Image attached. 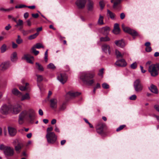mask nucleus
Here are the masks:
<instances>
[{
    "label": "nucleus",
    "instance_id": "obj_30",
    "mask_svg": "<svg viewBox=\"0 0 159 159\" xmlns=\"http://www.w3.org/2000/svg\"><path fill=\"white\" fill-rule=\"evenodd\" d=\"M107 15L109 16L113 20L115 18V14L109 10H107Z\"/></svg>",
    "mask_w": 159,
    "mask_h": 159
},
{
    "label": "nucleus",
    "instance_id": "obj_11",
    "mask_svg": "<svg viewBox=\"0 0 159 159\" xmlns=\"http://www.w3.org/2000/svg\"><path fill=\"white\" fill-rule=\"evenodd\" d=\"M11 66V63L10 61H3L0 65L1 70L2 71H5L9 68Z\"/></svg>",
    "mask_w": 159,
    "mask_h": 159
},
{
    "label": "nucleus",
    "instance_id": "obj_33",
    "mask_svg": "<svg viewBox=\"0 0 159 159\" xmlns=\"http://www.w3.org/2000/svg\"><path fill=\"white\" fill-rule=\"evenodd\" d=\"M33 47L35 48L40 49L41 48H44V47L43 44L39 43H36Z\"/></svg>",
    "mask_w": 159,
    "mask_h": 159
},
{
    "label": "nucleus",
    "instance_id": "obj_9",
    "mask_svg": "<svg viewBox=\"0 0 159 159\" xmlns=\"http://www.w3.org/2000/svg\"><path fill=\"white\" fill-rule=\"evenodd\" d=\"M154 64H152L148 67V71L152 76H156L158 75V72Z\"/></svg>",
    "mask_w": 159,
    "mask_h": 159
},
{
    "label": "nucleus",
    "instance_id": "obj_39",
    "mask_svg": "<svg viewBox=\"0 0 159 159\" xmlns=\"http://www.w3.org/2000/svg\"><path fill=\"white\" fill-rule=\"evenodd\" d=\"M32 52L35 55H37L39 53V51L36 50L35 48L32 47L31 49Z\"/></svg>",
    "mask_w": 159,
    "mask_h": 159
},
{
    "label": "nucleus",
    "instance_id": "obj_15",
    "mask_svg": "<svg viewBox=\"0 0 159 159\" xmlns=\"http://www.w3.org/2000/svg\"><path fill=\"white\" fill-rule=\"evenodd\" d=\"M22 59L26 60L27 62L31 64H33L34 60V57L29 54H25Z\"/></svg>",
    "mask_w": 159,
    "mask_h": 159
},
{
    "label": "nucleus",
    "instance_id": "obj_60",
    "mask_svg": "<svg viewBox=\"0 0 159 159\" xmlns=\"http://www.w3.org/2000/svg\"><path fill=\"white\" fill-rule=\"evenodd\" d=\"M125 17V15L124 13H122L120 15V18L121 19H124Z\"/></svg>",
    "mask_w": 159,
    "mask_h": 159
},
{
    "label": "nucleus",
    "instance_id": "obj_19",
    "mask_svg": "<svg viewBox=\"0 0 159 159\" xmlns=\"http://www.w3.org/2000/svg\"><path fill=\"white\" fill-rule=\"evenodd\" d=\"M28 116L31 121H32L35 118V113L33 109H30L28 111Z\"/></svg>",
    "mask_w": 159,
    "mask_h": 159
},
{
    "label": "nucleus",
    "instance_id": "obj_61",
    "mask_svg": "<svg viewBox=\"0 0 159 159\" xmlns=\"http://www.w3.org/2000/svg\"><path fill=\"white\" fill-rule=\"evenodd\" d=\"M32 16L34 18H37L39 16V14L38 13H36L35 14H32Z\"/></svg>",
    "mask_w": 159,
    "mask_h": 159
},
{
    "label": "nucleus",
    "instance_id": "obj_17",
    "mask_svg": "<svg viewBox=\"0 0 159 159\" xmlns=\"http://www.w3.org/2000/svg\"><path fill=\"white\" fill-rule=\"evenodd\" d=\"M10 60L13 63H16L18 59L17 53L16 52H13L11 55Z\"/></svg>",
    "mask_w": 159,
    "mask_h": 159
},
{
    "label": "nucleus",
    "instance_id": "obj_54",
    "mask_svg": "<svg viewBox=\"0 0 159 159\" xmlns=\"http://www.w3.org/2000/svg\"><path fill=\"white\" fill-rule=\"evenodd\" d=\"M145 50L147 52H149L152 51V49L151 47L150 46L149 47H146Z\"/></svg>",
    "mask_w": 159,
    "mask_h": 159
},
{
    "label": "nucleus",
    "instance_id": "obj_50",
    "mask_svg": "<svg viewBox=\"0 0 159 159\" xmlns=\"http://www.w3.org/2000/svg\"><path fill=\"white\" fill-rule=\"evenodd\" d=\"M125 126V125H122L120 126L119 127H118L116 129V131H120V130L123 129L124 128Z\"/></svg>",
    "mask_w": 159,
    "mask_h": 159
},
{
    "label": "nucleus",
    "instance_id": "obj_43",
    "mask_svg": "<svg viewBox=\"0 0 159 159\" xmlns=\"http://www.w3.org/2000/svg\"><path fill=\"white\" fill-rule=\"evenodd\" d=\"M14 9V7H11L8 9H4L3 8H0V11H7L9 12L13 10Z\"/></svg>",
    "mask_w": 159,
    "mask_h": 159
},
{
    "label": "nucleus",
    "instance_id": "obj_25",
    "mask_svg": "<svg viewBox=\"0 0 159 159\" xmlns=\"http://www.w3.org/2000/svg\"><path fill=\"white\" fill-rule=\"evenodd\" d=\"M21 101H23L25 100H29L30 98V94L28 93H26L24 95H23L22 93V95L20 98H19Z\"/></svg>",
    "mask_w": 159,
    "mask_h": 159
},
{
    "label": "nucleus",
    "instance_id": "obj_2",
    "mask_svg": "<svg viewBox=\"0 0 159 159\" xmlns=\"http://www.w3.org/2000/svg\"><path fill=\"white\" fill-rule=\"evenodd\" d=\"M0 150L3 151L4 155L6 157H11L14 155V149L9 146H6L3 144H1Z\"/></svg>",
    "mask_w": 159,
    "mask_h": 159
},
{
    "label": "nucleus",
    "instance_id": "obj_10",
    "mask_svg": "<svg viewBox=\"0 0 159 159\" xmlns=\"http://www.w3.org/2000/svg\"><path fill=\"white\" fill-rule=\"evenodd\" d=\"M57 79L61 83L64 84L67 80V76L65 73H61L58 75Z\"/></svg>",
    "mask_w": 159,
    "mask_h": 159
},
{
    "label": "nucleus",
    "instance_id": "obj_3",
    "mask_svg": "<svg viewBox=\"0 0 159 159\" xmlns=\"http://www.w3.org/2000/svg\"><path fill=\"white\" fill-rule=\"evenodd\" d=\"M46 137L49 143L53 144L56 142L57 139V136L53 132L47 133Z\"/></svg>",
    "mask_w": 159,
    "mask_h": 159
},
{
    "label": "nucleus",
    "instance_id": "obj_34",
    "mask_svg": "<svg viewBox=\"0 0 159 159\" xmlns=\"http://www.w3.org/2000/svg\"><path fill=\"white\" fill-rule=\"evenodd\" d=\"M110 38L106 36L104 37H102L100 38V40L102 42H107L110 41Z\"/></svg>",
    "mask_w": 159,
    "mask_h": 159
},
{
    "label": "nucleus",
    "instance_id": "obj_36",
    "mask_svg": "<svg viewBox=\"0 0 159 159\" xmlns=\"http://www.w3.org/2000/svg\"><path fill=\"white\" fill-rule=\"evenodd\" d=\"M39 33L37 32L36 33L28 37V39L30 40H32V39L35 38L39 35Z\"/></svg>",
    "mask_w": 159,
    "mask_h": 159
},
{
    "label": "nucleus",
    "instance_id": "obj_4",
    "mask_svg": "<svg viewBox=\"0 0 159 159\" xmlns=\"http://www.w3.org/2000/svg\"><path fill=\"white\" fill-rule=\"evenodd\" d=\"M133 86L134 90L137 92L142 91L143 89V85L140 80L139 79L134 82Z\"/></svg>",
    "mask_w": 159,
    "mask_h": 159
},
{
    "label": "nucleus",
    "instance_id": "obj_47",
    "mask_svg": "<svg viewBox=\"0 0 159 159\" xmlns=\"http://www.w3.org/2000/svg\"><path fill=\"white\" fill-rule=\"evenodd\" d=\"M22 33L24 35H26L27 34H28L30 33V30H22Z\"/></svg>",
    "mask_w": 159,
    "mask_h": 159
},
{
    "label": "nucleus",
    "instance_id": "obj_6",
    "mask_svg": "<svg viewBox=\"0 0 159 159\" xmlns=\"http://www.w3.org/2000/svg\"><path fill=\"white\" fill-rule=\"evenodd\" d=\"M10 106L11 107L10 108L11 113L13 114H17L21 110V106L18 104L14 105L10 104Z\"/></svg>",
    "mask_w": 159,
    "mask_h": 159
},
{
    "label": "nucleus",
    "instance_id": "obj_16",
    "mask_svg": "<svg viewBox=\"0 0 159 159\" xmlns=\"http://www.w3.org/2000/svg\"><path fill=\"white\" fill-rule=\"evenodd\" d=\"M127 63L124 59L117 60L115 64L119 67H124L127 65Z\"/></svg>",
    "mask_w": 159,
    "mask_h": 159
},
{
    "label": "nucleus",
    "instance_id": "obj_29",
    "mask_svg": "<svg viewBox=\"0 0 159 159\" xmlns=\"http://www.w3.org/2000/svg\"><path fill=\"white\" fill-rule=\"evenodd\" d=\"M16 25H15V27H20L19 29L21 30L23 27V22L22 20L19 19L18 22H17Z\"/></svg>",
    "mask_w": 159,
    "mask_h": 159
},
{
    "label": "nucleus",
    "instance_id": "obj_27",
    "mask_svg": "<svg viewBox=\"0 0 159 159\" xmlns=\"http://www.w3.org/2000/svg\"><path fill=\"white\" fill-rule=\"evenodd\" d=\"M101 32L104 35H107L110 31V28L107 26L103 27L101 29Z\"/></svg>",
    "mask_w": 159,
    "mask_h": 159
},
{
    "label": "nucleus",
    "instance_id": "obj_48",
    "mask_svg": "<svg viewBox=\"0 0 159 159\" xmlns=\"http://www.w3.org/2000/svg\"><path fill=\"white\" fill-rule=\"evenodd\" d=\"M102 88L105 89H107L109 87V85L106 83L102 84Z\"/></svg>",
    "mask_w": 159,
    "mask_h": 159
},
{
    "label": "nucleus",
    "instance_id": "obj_35",
    "mask_svg": "<svg viewBox=\"0 0 159 159\" xmlns=\"http://www.w3.org/2000/svg\"><path fill=\"white\" fill-rule=\"evenodd\" d=\"M36 65L37 66V68L39 70L41 71H43L44 69L42 65L38 62L36 63Z\"/></svg>",
    "mask_w": 159,
    "mask_h": 159
},
{
    "label": "nucleus",
    "instance_id": "obj_32",
    "mask_svg": "<svg viewBox=\"0 0 159 159\" xmlns=\"http://www.w3.org/2000/svg\"><path fill=\"white\" fill-rule=\"evenodd\" d=\"M103 19V17L100 15L98 21V23L99 25H102L104 24Z\"/></svg>",
    "mask_w": 159,
    "mask_h": 159
},
{
    "label": "nucleus",
    "instance_id": "obj_28",
    "mask_svg": "<svg viewBox=\"0 0 159 159\" xmlns=\"http://www.w3.org/2000/svg\"><path fill=\"white\" fill-rule=\"evenodd\" d=\"M121 0H116L114 2L113 7L116 9H119L120 8L119 4L121 2Z\"/></svg>",
    "mask_w": 159,
    "mask_h": 159
},
{
    "label": "nucleus",
    "instance_id": "obj_38",
    "mask_svg": "<svg viewBox=\"0 0 159 159\" xmlns=\"http://www.w3.org/2000/svg\"><path fill=\"white\" fill-rule=\"evenodd\" d=\"M22 146L21 144L19 143L15 147V148L16 151L19 152V150L21 149Z\"/></svg>",
    "mask_w": 159,
    "mask_h": 159
},
{
    "label": "nucleus",
    "instance_id": "obj_7",
    "mask_svg": "<svg viewBox=\"0 0 159 159\" xmlns=\"http://www.w3.org/2000/svg\"><path fill=\"white\" fill-rule=\"evenodd\" d=\"M122 27L124 32L130 34L133 36L138 35V34L135 30L131 29L129 27L125 26L124 24L122 25Z\"/></svg>",
    "mask_w": 159,
    "mask_h": 159
},
{
    "label": "nucleus",
    "instance_id": "obj_55",
    "mask_svg": "<svg viewBox=\"0 0 159 159\" xmlns=\"http://www.w3.org/2000/svg\"><path fill=\"white\" fill-rule=\"evenodd\" d=\"M27 88L26 86H20L19 87L21 91H25Z\"/></svg>",
    "mask_w": 159,
    "mask_h": 159
},
{
    "label": "nucleus",
    "instance_id": "obj_18",
    "mask_svg": "<svg viewBox=\"0 0 159 159\" xmlns=\"http://www.w3.org/2000/svg\"><path fill=\"white\" fill-rule=\"evenodd\" d=\"M80 94V93L78 92H69L67 93L66 96V98H71L77 96Z\"/></svg>",
    "mask_w": 159,
    "mask_h": 159
},
{
    "label": "nucleus",
    "instance_id": "obj_62",
    "mask_svg": "<svg viewBox=\"0 0 159 159\" xmlns=\"http://www.w3.org/2000/svg\"><path fill=\"white\" fill-rule=\"evenodd\" d=\"M152 63V61H147L146 63V66H149L152 64H151Z\"/></svg>",
    "mask_w": 159,
    "mask_h": 159
},
{
    "label": "nucleus",
    "instance_id": "obj_53",
    "mask_svg": "<svg viewBox=\"0 0 159 159\" xmlns=\"http://www.w3.org/2000/svg\"><path fill=\"white\" fill-rule=\"evenodd\" d=\"M99 5L101 9H102L104 6V4L103 1H101L99 2Z\"/></svg>",
    "mask_w": 159,
    "mask_h": 159
},
{
    "label": "nucleus",
    "instance_id": "obj_44",
    "mask_svg": "<svg viewBox=\"0 0 159 159\" xmlns=\"http://www.w3.org/2000/svg\"><path fill=\"white\" fill-rule=\"evenodd\" d=\"M37 77V81L38 82H40L43 79V77L40 75H36Z\"/></svg>",
    "mask_w": 159,
    "mask_h": 159
},
{
    "label": "nucleus",
    "instance_id": "obj_41",
    "mask_svg": "<svg viewBox=\"0 0 159 159\" xmlns=\"http://www.w3.org/2000/svg\"><path fill=\"white\" fill-rule=\"evenodd\" d=\"M47 67L48 69H54L56 68L55 66L52 63H50L48 65Z\"/></svg>",
    "mask_w": 159,
    "mask_h": 159
},
{
    "label": "nucleus",
    "instance_id": "obj_13",
    "mask_svg": "<svg viewBox=\"0 0 159 159\" xmlns=\"http://www.w3.org/2000/svg\"><path fill=\"white\" fill-rule=\"evenodd\" d=\"M58 102V99L56 98H51L50 100V107L53 109H56L57 108Z\"/></svg>",
    "mask_w": 159,
    "mask_h": 159
},
{
    "label": "nucleus",
    "instance_id": "obj_49",
    "mask_svg": "<svg viewBox=\"0 0 159 159\" xmlns=\"http://www.w3.org/2000/svg\"><path fill=\"white\" fill-rule=\"evenodd\" d=\"M120 32V29H114L113 30V33L115 34H118Z\"/></svg>",
    "mask_w": 159,
    "mask_h": 159
},
{
    "label": "nucleus",
    "instance_id": "obj_5",
    "mask_svg": "<svg viewBox=\"0 0 159 159\" xmlns=\"http://www.w3.org/2000/svg\"><path fill=\"white\" fill-rule=\"evenodd\" d=\"M10 104H4L0 108V113L4 115H7L11 113Z\"/></svg>",
    "mask_w": 159,
    "mask_h": 159
},
{
    "label": "nucleus",
    "instance_id": "obj_63",
    "mask_svg": "<svg viewBox=\"0 0 159 159\" xmlns=\"http://www.w3.org/2000/svg\"><path fill=\"white\" fill-rule=\"evenodd\" d=\"M114 28L120 29L119 24L117 23L115 24L114 25Z\"/></svg>",
    "mask_w": 159,
    "mask_h": 159
},
{
    "label": "nucleus",
    "instance_id": "obj_20",
    "mask_svg": "<svg viewBox=\"0 0 159 159\" xmlns=\"http://www.w3.org/2000/svg\"><path fill=\"white\" fill-rule=\"evenodd\" d=\"M104 125L102 123L98 124L96 126V129L97 132L99 134L102 133L103 130Z\"/></svg>",
    "mask_w": 159,
    "mask_h": 159
},
{
    "label": "nucleus",
    "instance_id": "obj_52",
    "mask_svg": "<svg viewBox=\"0 0 159 159\" xmlns=\"http://www.w3.org/2000/svg\"><path fill=\"white\" fill-rule=\"evenodd\" d=\"M136 98V95L135 94H134L130 97L129 98L130 100H135Z\"/></svg>",
    "mask_w": 159,
    "mask_h": 159
},
{
    "label": "nucleus",
    "instance_id": "obj_42",
    "mask_svg": "<svg viewBox=\"0 0 159 159\" xmlns=\"http://www.w3.org/2000/svg\"><path fill=\"white\" fill-rule=\"evenodd\" d=\"M16 42L18 44H20L22 43L23 42L22 39L21 38L19 35L17 36V39H16Z\"/></svg>",
    "mask_w": 159,
    "mask_h": 159
},
{
    "label": "nucleus",
    "instance_id": "obj_31",
    "mask_svg": "<svg viewBox=\"0 0 159 159\" xmlns=\"http://www.w3.org/2000/svg\"><path fill=\"white\" fill-rule=\"evenodd\" d=\"M115 54L116 56V57L118 58H122L123 57V55H125V53H123L121 54L118 50H116L115 51Z\"/></svg>",
    "mask_w": 159,
    "mask_h": 159
},
{
    "label": "nucleus",
    "instance_id": "obj_56",
    "mask_svg": "<svg viewBox=\"0 0 159 159\" xmlns=\"http://www.w3.org/2000/svg\"><path fill=\"white\" fill-rule=\"evenodd\" d=\"M52 130H53V128L52 127L48 128L47 129V133H50L49 132L52 131Z\"/></svg>",
    "mask_w": 159,
    "mask_h": 159
},
{
    "label": "nucleus",
    "instance_id": "obj_1",
    "mask_svg": "<svg viewBox=\"0 0 159 159\" xmlns=\"http://www.w3.org/2000/svg\"><path fill=\"white\" fill-rule=\"evenodd\" d=\"M94 73L91 71L83 72L80 73V79L85 84L88 85H91L94 83V80L89 79L94 77Z\"/></svg>",
    "mask_w": 159,
    "mask_h": 159
},
{
    "label": "nucleus",
    "instance_id": "obj_23",
    "mask_svg": "<svg viewBox=\"0 0 159 159\" xmlns=\"http://www.w3.org/2000/svg\"><path fill=\"white\" fill-rule=\"evenodd\" d=\"M88 10L89 11H92L93 10L94 7V3L92 0H88V3L87 5Z\"/></svg>",
    "mask_w": 159,
    "mask_h": 159
},
{
    "label": "nucleus",
    "instance_id": "obj_12",
    "mask_svg": "<svg viewBox=\"0 0 159 159\" xmlns=\"http://www.w3.org/2000/svg\"><path fill=\"white\" fill-rule=\"evenodd\" d=\"M87 0H77L75 2V4L79 9L84 8L85 6Z\"/></svg>",
    "mask_w": 159,
    "mask_h": 159
},
{
    "label": "nucleus",
    "instance_id": "obj_14",
    "mask_svg": "<svg viewBox=\"0 0 159 159\" xmlns=\"http://www.w3.org/2000/svg\"><path fill=\"white\" fill-rule=\"evenodd\" d=\"M102 49L103 52L106 54L108 53L109 55H110L111 53L112 48L109 45L105 44L102 45Z\"/></svg>",
    "mask_w": 159,
    "mask_h": 159
},
{
    "label": "nucleus",
    "instance_id": "obj_21",
    "mask_svg": "<svg viewBox=\"0 0 159 159\" xmlns=\"http://www.w3.org/2000/svg\"><path fill=\"white\" fill-rule=\"evenodd\" d=\"M115 43L116 46L121 48L124 47L125 45V43L123 39L116 40Z\"/></svg>",
    "mask_w": 159,
    "mask_h": 159
},
{
    "label": "nucleus",
    "instance_id": "obj_59",
    "mask_svg": "<svg viewBox=\"0 0 159 159\" xmlns=\"http://www.w3.org/2000/svg\"><path fill=\"white\" fill-rule=\"evenodd\" d=\"M11 28V26L10 24L8 25L5 27L6 30H9Z\"/></svg>",
    "mask_w": 159,
    "mask_h": 159
},
{
    "label": "nucleus",
    "instance_id": "obj_26",
    "mask_svg": "<svg viewBox=\"0 0 159 159\" xmlns=\"http://www.w3.org/2000/svg\"><path fill=\"white\" fill-rule=\"evenodd\" d=\"M148 89L151 92L154 93H158V90L156 86L153 84H151L150 87H148Z\"/></svg>",
    "mask_w": 159,
    "mask_h": 159
},
{
    "label": "nucleus",
    "instance_id": "obj_46",
    "mask_svg": "<svg viewBox=\"0 0 159 159\" xmlns=\"http://www.w3.org/2000/svg\"><path fill=\"white\" fill-rule=\"evenodd\" d=\"M137 63L136 62H135L130 65V67L131 68L134 69L137 68Z\"/></svg>",
    "mask_w": 159,
    "mask_h": 159
},
{
    "label": "nucleus",
    "instance_id": "obj_45",
    "mask_svg": "<svg viewBox=\"0 0 159 159\" xmlns=\"http://www.w3.org/2000/svg\"><path fill=\"white\" fill-rule=\"evenodd\" d=\"M104 70V69L103 68L99 70V72L98 73V75L99 76H101V77H103V74Z\"/></svg>",
    "mask_w": 159,
    "mask_h": 159
},
{
    "label": "nucleus",
    "instance_id": "obj_37",
    "mask_svg": "<svg viewBox=\"0 0 159 159\" xmlns=\"http://www.w3.org/2000/svg\"><path fill=\"white\" fill-rule=\"evenodd\" d=\"M0 50L1 53L5 52L7 50V46L4 44H3L0 48Z\"/></svg>",
    "mask_w": 159,
    "mask_h": 159
},
{
    "label": "nucleus",
    "instance_id": "obj_8",
    "mask_svg": "<svg viewBox=\"0 0 159 159\" xmlns=\"http://www.w3.org/2000/svg\"><path fill=\"white\" fill-rule=\"evenodd\" d=\"M28 118V111H24L22 112L19 115V123L21 125L24 122V120Z\"/></svg>",
    "mask_w": 159,
    "mask_h": 159
},
{
    "label": "nucleus",
    "instance_id": "obj_58",
    "mask_svg": "<svg viewBox=\"0 0 159 159\" xmlns=\"http://www.w3.org/2000/svg\"><path fill=\"white\" fill-rule=\"evenodd\" d=\"M154 108L158 112H159V105H155L154 106Z\"/></svg>",
    "mask_w": 159,
    "mask_h": 159
},
{
    "label": "nucleus",
    "instance_id": "obj_22",
    "mask_svg": "<svg viewBox=\"0 0 159 159\" xmlns=\"http://www.w3.org/2000/svg\"><path fill=\"white\" fill-rule=\"evenodd\" d=\"M8 129L9 134L11 136H14L16 135V129L12 127H9Z\"/></svg>",
    "mask_w": 159,
    "mask_h": 159
},
{
    "label": "nucleus",
    "instance_id": "obj_40",
    "mask_svg": "<svg viewBox=\"0 0 159 159\" xmlns=\"http://www.w3.org/2000/svg\"><path fill=\"white\" fill-rule=\"evenodd\" d=\"M48 49H47L44 53V59L46 63H47L48 61Z\"/></svg>",
    "mask_w": 159,
    "mask_h": 159
},
{
    "label": "nucleus",
    "instance_id": "obj_57",
    "mask_svg": "<svg viewBox=\"0 0 159 159\" xmlns=\"http://www.w3.org/2000/svg\"><path fill=\"white\" fill-rule=\"evenodd\" d=\"M18 47L17 45L14 42L12 43V47L13 48H16Z\"/></svg>",
    "mask_w": 159,
    "mask_h": 159
},
{
    "label": "nucleus",
    "instance_id": "obj_51",
    "mask_svg": "<svg viewBox=\"0 0 159 159\" xmlns=\"http://www.w3.org/2000/svg\"><path fill=\"white\" fill-rule=\"evenodd\" d=\"M66 107V106L65 104L63 103L60 106L59 108V110L61 111L65 109Z\"/></svg>",
    "mask_w": 159,
    "mask_h": 159
},
{
    "label": "nucleus",
    "instance_id": "obj_24",
    "mask_svg": "<svg viewBox=\"0 0 159 159\" xmlns=\"http://www.w3.org/2000/svg\"><path fill=\"white\" fill-rule=\"evenodd\" d=\"M11 92L13 94L18 96L19 98H20L22 95V93L16 88H14L12 90Z\"/></svg>",
    "mask_w": 159,
    "mask_h": 159
},
{
    "label": "nucleus",
    "instance_id": "obj_64",
    "mask_svg": "<svg viewBox=\"0 0 159 159\" xmlns=\"http://www.w3.org/2000/svg\"><path fill=\"white\" fill-rule=\"evenodd\" d=\"M39 114L40 116H43V112L42 109H39Z\"/></svg>",
    "mask_w": 159,
    "mask_h": 159
}]
</instances>
